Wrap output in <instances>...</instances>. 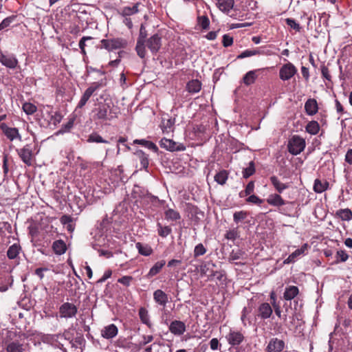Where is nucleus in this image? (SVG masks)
<instances>
[{
    "instance_id": "nucleus-41",
    "label": "nucleus",
    "mask_w": 352,
    "mask_h": 352,
    "mask_svg": "<svg viewBox=\"0 0 352 352\" xmlns=\"http://www.w3.org/2000/svg\"><path fill=\"white\" fill-rule=\"evenodd\" d=\"M157 228L158 234L163 238L168 236L172 232V229L170 226H163L160 222L157 223Z\"/></svg>"
},
{
    "instance_id": "nucleus-22",
    "label": "nucleus",
    "mask_w": 352,
    "mask_h": 352,
    "mask_svg": "<svg viewBox=\"0 0 352 352\" xmlns=\"http://www.w3.org/2000/svg\"><path fill=\"white\" fill-rule=\"evenodd\" d=\"M234 0H217V7L223 12L228 13L234 7Z\"/></svg>"
},
{
    "instance_id": "nucleus-50",
    "label": "nucleus",
    "mask_w": 352,
    "mask_h": 352,
    "mask_svg": "<svg viewBox=\"0 0 352 352\" xmlns=\"http://www.w3.org/2000/svg\"><path fill=\"white\" fill-rule=\"evenodd\" d=\"M197 23L204 30H207L210 26V21L206 15L198 16Z\"/></svg>"
},
{
    "instance_id": "nucleus-62",
    "label": "nucleus",
    "mask_w": 352,
    "mask_h": 352,
    "mask_svg": "<svg viewBox=\"0 0 352 352\" xmlns=\"http://www.w3.org/2000/svg\"><path fill=\"white\" fill-rule=\"evenodd\" d=\"M92 38L91 36H83L81 38V39L79 41L78 45L81 50L82 54H85V42L88 40H91Z\"/></svg>"
},
{
    "instance_id": "nucleus-17",
    "label": "nucleus",
    "mask_w": 352,
    "mask_h": 352,
    "mask_svg": "<svg viewBox=\"0 0 352 352\" xmlns=\"http://www.w3.org/2000/svg\"><path fill=\"white\" fill-rule=\"evenodd\" d=\"M186 330L185 323L180 320H173L169 325V331L175 336H182Z\"/></svg>"
},
{
    "instance_id": "nucleus-57",
    "label": "nucleus",
    "mask_w": 352,
    "mask_h": 352,
    "mask_svg": "<svg viewBox=\"0 0 352 352\" xmlns=\"http://www.w3.org/2000/svg\"><path fill=\"white\" fill-rule=\"evenodd\" d=\"M285 22L288 26L291 28L295 30L297 32L300 30V25L298 23H297L294 19L291 18H287L285 19Z\"/></svg>"
},
{
    "instance_id": "nucleus-16",
    "label": "nucleus",
    "mask_w": 352,
    "mask_h": 352,
    "mask_svg": "<svg viewBox=\"0 0 352 352\" xmlns=\"http://www.w3.org/2000/svg\"><path fill=\"white\" fill-rule=\"evenodd\" d=\"M257 311V316L261 319L265 320L271 317L273 309L269 303L263 302L258 306Z\"/></svg>"
},
{
    "instance_id": "nucleus-29",
    "label": "nucleus",
    "mask_w": 352,
    "mask_h": 352,
    "mask_svg": "<svg viewBox=\"0 0 352 352\" xmlns=\"http://www.w3.org/2000/svg\"><path fill=\"white\" fill-rule=\"evenodd\" d=\"M270 179L272 184L278 193H282L284 190L288 188L289 186L288 184L281 182L276 176H272Z\"/></svg>"
},
{
    "instance_id": "nucleus-7",
    "label": "nucleus",
    "mask_w": 352,
    "mask_h": 352,
    "mask_svg": "<svg viewBox=\"0 0 352 352\" xmlns=\"http://www.w3.org/2000/svg\"><path fill=\"white\" fill-rule=\"evenodd\" d=\"M297 68L292 63L284 64L279 70V77L283 80H289L297 74Z\"/></svg>"
},
{
    "instance_id": "nucleus-21",
    "label": "nucleus",
    "mask_w": 352,
    "mask_h": 352,
    "mask_svg": "<svg viewBox=\"0 0 352 352\" xmlns=\"http://www.w3.org/2000/svg\"><path fill=\"white\" fill-rule=\"evenodd\" d=\"M305 112L309 116L315 115L318 111V106L316 100L308 99L305 104Z\"/></svg>"
},
{
    "instance_id": "nucleus-27",
    "label": "nucleus",
    "mask_w": 352,
    "mask_h": 352,
    "mask_svg": "<svg viewBox=\"0 0 352 352\" xmlns=\"http://www.w3.org/2000/svg\"><path fill=\"white\" fill-rule=\"evenodd\" d=\"M52 250L57 255H62L65 253L67 250V245L65 241L62 239H58L53 242Z\"/></svg>"
},
{
    "instance_id": "nucleus-30",
    "label": "nucleus",
    "mask_w": 352,
    "mask_h": 352,
    "mask_svg": "<svg viewBox=\"0 0 352 352\" xmlns=\"http://www.w3.org/2000/svg\"><path fill=\"white\" fill-rule=\"evenodd\" d=\"M175 118H163L161 124V128L164 133H168L170 131H173V126L175 124Z\"/></svg>"
},
{
    "instance_id": "nucleus-63",
    "label": "nucleus",
    "mask_w": 352,
    "mask_h": 352,
    "mask_svg": "<svg viewBox=\"0 0 352 352\" xmlns=\"http://www.w3.org/2000/svg\"><path fill=\"white\" fill-rule=\"evenodd\" d=\"M222 43L226 47L231 46L233 43V38L228 34H224L223 36Z\"/></svg>"
},
{
    "instance_id": "nucleus-53",
    "label": "nucleus",
    "mask_w": 352,
    "mask_h": 352,
    "mask_svg": "<svg viewBox=\"0 0 352 352\" xmlns=\"http://www.w3.org/2000/svg\"><path fill=\"white\" fill-rule=\"evenodd\" d=\"M320 71L323 78L327 81H331V76L330 74L328 66L324 63L320 65Z\"/></svg>"
},
{
    "instance_id": "nucleus-13",
    "label": "nucleus",
    "mask_w": 352,
    "mask_h": 352,
    "mask_svg": "<svg viewBox=\"0 0 352 352\" xmlns=\"http://www.w3.org/2000/svg\"><path fill=\"white\" fill-rule=\"evenodd\" d=\"M0 63L9 69H15L18 65V60L14 54L0 52Z\"/></svg>"
},
{
    "instance_id": "nucleus-40",
    "label": "nucleus",
    "mask_w": 352,
    "mask_h": 352,
    "mask_svg": "<svg viewBox=\"0 0 352 352\" xmlns=\"http://www.w3.org/2000/svg\"><path fill=\"white\" fill-rule=\"evenodd\" d=\"M305 129L308 133L316 135L320 131V125L317 121L312 120L308 122Z\"/></svg>"
},
{
    "instance_id": "nucleus-26",
    "label": "nucleus",
    "mask_w": 352,
    "mask_h": 352,
    "mask_svg": "<svg viewBox=\"0 0 352 352\" xmlns=\"http://www.w3.org/2000/svg\"><path fill=\"white\" fill-rule=\"evenodd\" d=\"M138 315L143 324H146L149 329L153 327V324L150 320L148 311L145 307H140L139 309Z\"/></svg>"
},
{
    "instance_id": "nucleus-28",
    "label": "nucleus",
    "mask_w": 352,
    "mask_h": 352,
    "mask_svg": "<svg viewBox=\"0 0 352 352\" xmlns=\"http://www.w3.org/2000/svg\"><path fill=\"white\" fill-rule=\"evenodd\" d=\"M267 204L273 206H281L285 204V200L278 194L270 195L266 199Z\"/></svg>"
},
{
    "instance_id": "nucleus-34",
    "label": "nucleus",
    "mask_w": 352,
    "mask_h": 352,
    "mask_svg": "<svg viewBox=\"0 0 352 352\" xmlns=\"http://www.w3.org/2000/svg\"><path fill=\"white\" fill-rule=\"evenodd\" d=\"M201 89V83L198 80H192L186 85V89L190 94L198 93Z\"/></svg>"
},
{
    "instance_id": "nucleus-60",
    "label": "nucleus",
    "mask_w": 352,
    "mask_h": 352,
    "mask_svg": "<svg viewBox=\"0 0 352 352\" xmlns=\"http://www.w3.org/2000/svg\"><path fill=\"white\" fill-rule=\"evenodd\" d=\"M153 339H154V337L152 335H143L142 336V340L139 342V344H138L140 348L151 342L153 340Z\"/></svg>"
},
{
    "instance_id": "nucleus-10",
    "label": "nucleus",
    "mask_w": 352,
    "mask_h": 352,
    "mask_svg": "<svg viewBox=\"0 0 352 352\" xmlns=\"http://www.w3.org/2000/svg\"><path fill=\"white\" fill-rule=\"evenodd\" d=\"M100 87V84L98 82H94L89 86L84 92L82 96L80 98V101L77 105V108L81 109L82 108L87 101L89 100L90 97L93 95V94L98 90Z\"/></svg>"
},
{
    "instance_id": "nucleus-58",
    "label": "nucleus",
    "mask_w": 352,
    "mask_h": 352,
    "mask_svg": "<svg viewBox=\"0 0 352 352\" xmlns=\"http://www.w3.org/2000/svg\"><path fill=\"white\" fill-rule=\"evenodd\" d=\"M133 280V277L131 276H124L118 279V283H121L126 287H129L130 286Z\"/></svg>"
},
{
    "instance_id": "nucleus-11",
    "label": "nucleus",
    "mask_w": 352,
    "mask_h": 352,
    "mask_svg": "<svg viewBox=\"0 0 352 352\" xmlns=\"http://www.w3.org/2000/svg\"><path fill=\"white\" fill-rule=\"evenodd\" d=\"M100 87V84L98 82H94L89 86L84 92L82 96L80 98V101L77 105V108L81 109L82 108L87 101L89 100L90 97L93 95V94L98 90Z\"/></svg>"
},
{
    "instance_id": "nucleus-15",
    "label": "nucleus",
    "mask_w": 352,
    "mask_h": 352,
    "mask_svg": "<svg viewBox=\"0 0 352 352\" xmlns=\"http://www.w3.org/2000/svg\"><path fill=\"white\" fill-rule=\"evenodd\" d=\"M146 45L153 54H156L162 45L161 37L155 34L146 41Z\"/></svg>"
},
{
    "instance_id": "nucleus-4",
    "label": "nucleus",
    "mask_w": 352,
    "mask_h": 352,
    "mask_svg": "<svg viewBox=\"0 0 352 352\" xmlns=\"http://www.w3.org/2000/svg\"><path fill=\"white\" fill-rule=\"evenodd\" d=\"M101 48L107 51H113L125 48L127 46V41L122 38H114L111 39H102L100 41Z\"/></svg>"
},
{
    "instance_id": "nucleus-32",
    "label": "nucleus",
    "mask_w": 352,
    "mask_h": 352,
    "mask_svg": "<svg viewBox=\"0 0 352 352\" xmlns=\"http://www.w3.org/2000/svg\"><path fill=\"white\" fill-rule=\"evenodd\" d=\"M140 3L138 2L135 3L132 7L125 6L121 10L120 14L122 16H129L131 15L137 14L139 12V6Z\"/></svg>"
},
{
    "instance_id": "nucleus-5",
    "label": "nucleus",
    "mask_w": 352,
    "mask_h": 352,
    "mask_svg": "<svg viewBox=\"0 0 352 352\" xmlns=\"http://www.w3.org/2000/svg\"><path fill=\"white\" fill-rule=\"evenodd\" d=\"M78 312L77 307L71 302H64L59 307V315L61 318H72Z\"/></svg>"
},
{
    "instance_id": "nucleus-23",
    "label": "nucleus",
    "mask_w": 352,
    "mask_h": 352,
    "mask_svg": "<svg viewBox=\"0 0 352 352\" xmlns=\"http://www.w3.org/2000/svg\"><path fill=\"white\" fill-rule=\"evenodd\" d=\"M165 265H166L165 260H161V261L156 262L153 265V266L150 269L148 274L146 275V278L147 279H150V278H153V276H156L157 274H158L161 272V270H162V268L164 267V266Z\"/></svg>"
},
{
    "instance_id": "nucleus-43",
    "label": "nucleus",
    "mask_w": 352,
    "mask_h": 352,
    "mask_svg": "<svg viewBox=\"0 0 352 352\" xmlns=\"http://www.w3.org/2000/svg\"><path fill=\"white\" fill-rule=\"evenodd\" d=\"M336 214L343 221H350L352 219V212L349 208L340 209L337 211Z\"/></svg>"
},
{
    "instance_id": "nucleus-56",
    "label": "nucleus",
    "mask_w": 352,
    "mask_h": 352,
    "mask_svg": "<svg viewBox=\"0 0 352 352\" xmlns=\"http://www.w3.org/2000/svg\"><path fill=\"white\" fill-rule=\"evenodd\" d=\"M258 51L257 50H246L241 52L239 55L237 56L238 59H242L247 57L255 56L256 54H258Z\"/></svg>"
},
{
    "instance_id": "nucleus-61",
    "label": "nucleus",
    "mask_w": 352,
    "mask_h": 352,
    "mask_svg": "<svg viewBox=\"0 0 352 352\" xmlns=\"http://www.w3.org/2000/svg\"><path fill=\"white\" fill-rule=\"evenodd\" d=\"M147 36L146 30L143 24L141 25L140 28V33L137 41L146 42V38Z\"/></svg>"
},
{
    "instance_id": "nucleus-20",
    "label": "nucleus",
    "mask_w": 352,
    "mask_h": 352,
    "mask_svg": "<svg viewBox=\"0 0 352 352\" xmlns=\"http://www.w3.org/2000/svg\"><path fill=\"white\" fill-rule=\"evenodd\" d=\"M153 299L158 305L165 307L168 302V295L162 289H157L153 293Z\"/></svg>"
},
{
    "instance_id": "nucleus-59",
    "label": "nucleus",
    "mask_w": 352,
    "mask_h": 352,
    "mask_svg": "<svg viewBox=\"0 0 352 352\" xmlns=\"http://www.w3.org/2000/svg\"><path fill=\"white\" fill-rule=\"evenodd\" d=\"M246 201L256 205H261L264 201L255 195H251L246 199Z\"/></svg>"
},
{
    "instance_id": "nucleus-1",
    "label": "nucleus",
    "mask_w": 352,
    "mask_h": 352,
    "mask_svg": "<svg viewBox=\"0 0 352 352\" xmlns=\"http://www.w3.org/2000/svg\"><path fill=\"white\" fill-rule=\"evenodd\" d=\"M94 120H111L117 117L110 104L99 102L93 110Z\"/></svg>"
},
{
    "instance_id": "nucleus-46",
    "label": "nucleus",
    "mask_w": 352,
    "mask_h": 352,
    "mask_svg": "<svg viewBox=\"0 0 352 352\" xmlns=\"http://www.w3.org/2000/svg\"><path fill=\"white\" fill-rule=\"evenodd\" d=\"M135 50L139 57L144 58L146 54L145 42L137 41Z\"/></svg>"
},
{
    "instance_id": "nucleus-6",
    "label": "nucleus",
    "mask_w": 352,
    "mask_h": 352,
    "mask_svg": "<svg viewBox=\"0 0 352 352\" xmlns=\"http://www.w3.org/2000/svg\"><path fill=\"white\" fill-rule=\"evenodd\" d=\"M160 146L168 151H184L186 150V146L182 143H177L173 140L162 138L160 141Z\"/></svg>"
},
{
    "instance_id": "nucleus-44",
    "label": "nucleus",
    "mask_w": 352,
    "mask_h": 352,
    "mask_svg": "<svg viewBox=\"0 0 352 352\" xmlns=\"http://www.w3.org/2000/svg\"><path fill=\"white\" fill-rule=\"evenodd\" d=\"M87 142L89 143L96 142V143H104L109 144V142L103 139L102 137L99 135L98 133H91L87 139Z\"/></svg>"
},
{
    "instance_id": "nucleus-8",
    "label": "nucleus",
    "mask_w": 352,
    "mask_h": 352,
    "mask_svg": "<svg viewBox=\"0 0 352 352\" xmlns=\"http://www.w3.org/2000/svg\"><path fill=\"white\" fill-rule=\"evenodd\" d=\"M0 129L10 141H13L16 139L20 141L21 140L22 138L18 129L10 127L6 123L3 122L0 124Z\"/></svg>"
},
{
    "instance_id": "nucleus-39",
    "label": "nucleus",
    "mask_w": 352,
    "mask_h": 352,
    "mask_svg": "<svg viewBox=\"0 0 352 352\" xmlns=\"http://www.w3.org/2000/svg\"><path fill=\"white\" fill-rule=\"evenodd\" d=\"M165 219L167 221H177L181 219L179 212L172 208H168L164 212Z\"/></svg>"
},
{
    "instance_id": "nucleus-24",
    "label": "nucleus",
    "mask_w": 352,
    "mask_h": 352,
    "mask_svg": "<svg viewBox=\"0 0 352 352\" xmlns=\"http://www.w3.org/2000/svg\"><path fill=\"white\" fill-rule=\"evenodd\" d=\"M329 183L327 180L316 179L314 184V191L316 193H322L329 188Z\"/></svg>"
},
{
    "instance_id": "nucleus-25",
    "label": "nucleus",
    "mask_w": 352,
    "mask_h": 352,
    "mask_svg": "<svg viewBox=\"0 0 352 352\" xmlns=\"http://www.w3.org/2000/svg\"><path fill=\"white\" fill-rule=\"evenodd\" d=\"M299 294V289L298 287L290 285L285 287L283 293V298L286 300H291L296 297Z\"/></svg>"
},
{
    "instance_id": "nucleus-33",
    "label": "nucleus",
    "mask_w": 352,
    "mask_h": 352,
    "mask_svg": "<svg viewBox=\"0 0 352 352\" xmlns=\"http://www.w3.org/2000/svg\"><path fill=\"white\" fill-rule=\"evenodd\" d=\"M134 155L140 160L142 167L146 170L149 164L148 155L142 150H137Z\"/></svg>"
},
{
    "instance_id": "nucleus-42",
    "label": "nucleus",
    "mask_w": 352,
    "mask_h": 352,
    "mask_svg": "<svg viewBox=\"0 0 352 352\" xmlns=\"http://www.w3.org/2000/svg\"><path fill=\"white\" fill-rule=\"evenodd\" d=\"M256 77V71L252 70L245 74L243 78V80L245 85H250L255 82Z\"/></svg>"
},
{
    "instance_id": "nucleus-18",
    "label": "nucleus",
    "mask_w": 352,
    "mask_h": 352,
    "mask_svg": "<svg viewBox=\"0 0 352 352\" xmlns=\"http://www.w3.org/2000/svg\"><path fill=\"white\" fill-rule=\"evenodd\" d=\"M118 333V329L114 324L105 326L101 331V336L105 339H112Z\"/></svg>"
},
{
    "instance_id": "nucleus-36",
    "label": "nucleus",
    "mask_w": 352,
    "mask_h": 352,
    "mask_svg": "<svg viewBox=\"0 0 352 352\" xmlns=\"http://www.w3.org/2000/svg\"><path fill=\"white\" fill-rule=\"evenodd\" d=\"M86 340L83 336L80 334L77 336L74 339L70 340V344L72 347L80 349L81 351L85 346Z\"/></svg>"
},
{
    "instance_id": "nucleus-35",
    "label": "nucleus",
    "mask_w": 352,
    "mask_h": 352,
    "mask_svg": "<svg viewBox=\"0 0 352 352\" xmlns=\"http://www.w3.org/2000/svg\"><path fill=\"white\" fill-rule=\"evenodd\" d=\"M133 144H140V145L148 148L149 150L153 151L154 153L158 152L157 146L153 142H151V141H148V140H146L144 139H141V140L136 139L133 141Z\"/></svg>"
},
{
    "instance_id": "nucleus-47",
    "label": "nucleus",
    "mask_w": 352,
    "mask_h": 352,
    "mask_svg": "<svg viewBox=\"0 0 352 352\" xmlns=\"http://www.w3.org/2000/svg\"><path fill=\"white\" fill-rule=\"evenodd\" d=\"M8 352H23V345L19 342H12L7 345Z\"/></svg>"
},
{
    "instance_id": "nucleus-37",
    "label": "nucleus",
    "mask_w": 352,
    "mask_h": 352,
    "mask_svg": "<svg viewBox=\"0 0 352 352\" xmlns=\"http://www.w3.org/2000/svg\"><path fill=\"white\" fill-rule=\"evenodd\" d=\"M215 267L216 265L212 261L205 262L200 266L201 274H207L209 276V274H212L214 272V267Z\"/></svg>"
},
{
    "instance_id": "nucleus-31",
    "label": "nucleus",
    "mask_w": 352,
    "mask_h": 352,
    "mask_svg": "<svg viewBox=\"0 0 352 352\" xmlns=\"http://www.w3.org/2000/svg\"><path fill=\"white\" fill-rule=\"evenodd\" d=\"M135 247L138 253L141 255L148 256L153 254V249L148 244H143L140 242L135 243Z\"/></svg>"
},
{
    "instance_id": "nucleus-9",
    "label": "nucleus",
    "mask_w": 352,
    "mask_h": 352,
    "mask_svg": "<svg viewBox=\"0 0 352 352\" xmlns=\"http://www.w3.org/2000/svg\"><path fill=\"white\" fill-rule=\"evenodd\" d=\"M100 87V84L98 82H94L89 86L84 92L82 96L80 98V101L77 105V108L81 109L82 108L87 101L89 100L90 97L93 95V94L98 90Z\"/></svg>"
},
{
    "instance_id": "nucleus-48",
    "label": "nucleus",
    "mask_w": 352,
    "mask_h": 352,
    "mask_svg": "<svg viewBox=\"0 0 352 352\" xmlns=\"http://www.w3.org/2000/svg\"><path fill=\"white\" fill-rule=\"evenodd\" d=\"M255 173V164L253 161L250 162L248 166L243 170V177L247 179Z\"/></svg>"
},
{
    "instance_id": "nucleus-45",
    "label": "nucleus",
    "mask_w": 352,
    "mask_h": 352,
    "mask_svg": "<svg viewBox=\"0 0 352 352\" xmlns=\"http://www.w3.org/2000/svg\"><path fill=\"white\" fill-rule=\"evenodd\" d=\"M20 246L17 244L11 245L7 252V256L10 259H14L19 254Z\"/></svg>"
},
{
    "instance_id": "nucleus-3",
    "label": "nucleus",
    "mask_w": 352,
    "mask_h": 352,
    "mask_svg": "<svg viewBox=\"0 0 352 352\" xmlns=\"http://www.w3.org/2000/svg\"><path fill=\"white\" fill-rule=\"evenodd\" d=\"M306 146V142L304 138L299 135H294L288 142V151L294 155H297L304 151Z\"/></svg>"
},
{
    "instance_id": "nucleus-2",
    "label": "nucleus",
    "mask_w": 352,
    "mask_h": 352,
    "mask_svg": "<svg viewBox=\"0 0 352 352\" xmlns=\"http://www.w3.org/2000/svg\"><path fill=\"white\" fill-rule=\"evenodd\" d=\"M36 150V153H38L37 145L36 143L27 144L23 148L16 149L17 154L22 160V162L27 166H30L32 165L33 158L35 155L34 151Z\"/></svg>"
},
{
    "instance_id": "nucleus-38",
    "label": "nucleus",
    "mask_w": 352,
    "mask_h": 352,
    "mask_svg": "<svg viewBox=\"0 0 352 352\" xmlns=\"http://www.w3.org/2000/svg\"><path fill=\"white\" fill-rule=\"evenodd\" d=\"M228 175L229 173L226 170H222L214 175V181L217 184L223 186L226 183L228 179Z\"/></svg>"
},
{
    "instance_id": "nucleus-14",
    "label": "nucleus",
    "mask_w": 352,
    "mask_h": 352,
    "mask_svg": "<svg viewBox=\"0 0 352 352\" xmlns=\"http://www.w3.org/2000/svg\"><path fill=\"white\" fill-rule=\"evenodd\" d=\"M285 346V342L277 338H272L266 347L267 352H282Z\"/></svg>"
},
{
    "instance_id": "nucleus-55",
    "label": "nucleus",
    "mask_w": 352,
    "mask_h": 352,
    "mask_svg": "<svg viewBox=\"0 0 352 352\" xmlns=\"http://www.w3.org/2000/svg\"><path fill=\"white\" fill-rule=\"evenodd\" d=\"M206 249L202 243H199L195 247L194 249V256L197 257L205 254Z\"/></svg>"
},
{
    "instance_id": "nucleus-54",
    "label": "nucleus",
    "mask_w": 352,
    "mask_h": 352,
    "mask_svg": "<svg viewBox=\"0 0 352 352\" xmlns=\"http://www.w3.org/2000/svg\"><path fill=\"white\" fill-rule=\"evenodd\" d=\"M336 258L337 263L345 262L348 260L349 255L345 250H340L337 251Z\"/></svg>"
},
{
    "instance_id": "nucleus-12",
    "label": "nucleus",
    "mask_w": 352,
    "mask_h": 352,
    "mask_svg": "<svg viewBox=\"0 0 352 352\" xmlns=\"http://www.w3.org/2000/svg\"><path fill=\"white\" fill-rule=\"evenodd\" d=\"M226 339L230 345L234 346L240 345L243 342L245 337L241 331L230 330L226 335Z\"/></svg>"
},
{
    "instance_id": "nucleus-52",
    "label": "nucleus",
    "mask_w": 352,
    "mask_h": 352,
    "mask_svg": "<svg viewBox=\"0 0 352 352\" xmlns=\"http://www.w3.org/2000/svg\"><path fill=\"white\" fill-rule=\"evenodd\" d=\"M16 16L12 15L6 17L4 19L1 23H0V31L4 30L5 28L9 27L10 24L16 19Z\"/></svg>"
},
{
    "instance_id": "nucleus-49",
    "label": "nucleus",
    "mask_w": 352,
    "mask_h": 352,
    "mask_svg": "<svg viewBox=\"0 0 352 352\" xmlns=\"http://www.w3.org/2000/svg\"><path fill=\"white\" fill-rule=\"evenodd\" d=\"M248 213L247 211L241 210L235 212L233 214V220L234 223L238 224L239 222L245 220L248 217Z\"/></svg>"
},
{
    "instance_id": "nucleus-64",
    "label": "nucleus",
    "mask_w": 352,
    "mask_h": 352,
    "mask_svg": "<svg viewBox=\"0 0 352 352\" xmlns=\"http://www.w3.org/2000/svg\"><path fill=\"white\" fill-rule=\"evenodd\" d=\"M58 338H60V339H63L64 338L65 340H69L70 342L72 339L71 336H69V332L68 331H65L63 333H58V334H56V335H54L53 336V340H56V339H58Z\"/></svg>"
},
{
    "instance_id": "nucleus-51",
    "label": "nucleus",
    "mask_w": 352,
    "mask_h": 352,
    "mask_svg": "<svg viewBox=\"0 0 352 352\" xmlns=\"http://www.w3.org/2000/svg\"><path fill=\"white\" fill-rule=\"evenodd\" d=\"M23 110L26 114L32 115L36 111L37 107L32 103L25 102L23 104Z\"/></svg>"
},
{
    "instance_id": "nucleus-19",
    "label": "nucleus",
    "mask_w": 352,
    "mask_h": 352,
    "mask_svg": "<svg viewBox=\"0 0 352 352\" xmlns=\"http://www.w3.org/2000/svg\"><path fill=\"white\" fill-rule=\"evenodd\" d=\"M308 245L305 243L302 245L300 248L296 250L293 253H292L284 261V264H289L292 263H294L298 257L305 254V252L307 250Z\"/></svg>"
}]
</instances>
